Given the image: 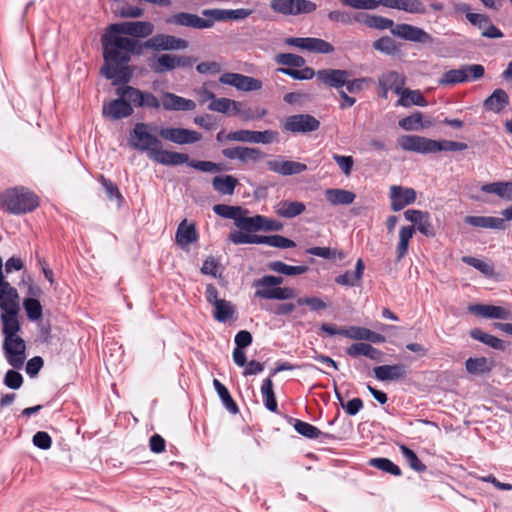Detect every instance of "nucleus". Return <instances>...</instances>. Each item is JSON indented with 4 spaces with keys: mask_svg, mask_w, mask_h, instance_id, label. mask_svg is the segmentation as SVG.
<instances>
[{
    "mask_svg": "<svg viewBox=\"0 0 512 512\" xmlns=\"http://www.w3.org/2000/svg\"><path fill=\"white\" fill-rule=\"evenodd\" d=\"M391 33L399 38L414 42H426L429 39V34L423 29L406 23L397 24L391 30Z\"/></svg>",
    "mask_w": 512,
    "mask_h": 512,
    "instance_id": "obj_26",
    "label": "nucleus"
},
{
    "mask_svg": "<svg viewBox=\"0 0 512 512\" xmlns=\"http://www.w3.org/2000/svg\"><path fill=\"white\" fill-rule=\"evenodd\" d=\"M248 232L256 231H280L283 229V224L277 220L267 218L262 215L250 217L244 222Z\"/></svg>",
    "mask_w": 512,
    "mask_h": 512,
    "instance_id": "obj_27",
    "label": "nucleus"
},
{
    "mask_svg": "<svg viewBox=\"0 0 512 512\" xmlns=\"http://www.w3.org/2000/svg\"><path fill=\"white\" fill-rule=\"evenodd\" d=\"M219 82L244 92L257 91L262 88V81L259 79L233 72L223 73L219 78Z\"/></svg>",
    "mask_w": 512,
    "mask_h": 512,
    "instance_id": "obj_15",
    "label": "nucleus"
},
{
    "mask_svg": "<svg viewBox=\"0 0 512 512\" xmlns=\"http://www.w3.org/2000/svg\"><path fill=\"white\" fill-rule=\"evenodd\" d=\"M287 422L292 425L297 433L302 435L303 437L307 439H317V438H323V439H329V440H335L336 436L330 433H325L319 430L316 426L293 418L291 416H286Z\"/></svg>",
    "mask_w": 512,
    "mask_h": 512,
    "instance_id": "obj_21",
    "label": "nucleus"
},
{
    "mask_svg": "<svg viewBox=\"0 0 512 512\" xmlns=\"http://www.w3.org/2000/svg\"><path fill=\"white\" fill-rule=\"evenodd\" d=\"M276 63L290 67H303L305 65V59L297 54L293 53H279L275 56Z\"/></svg>",
    "mask_w": 512,
    "mask_h": 512,
    "instance_id": "obj_64",
    "label": "nucleus"
},
{
    "mask_svg": "<svg viewBox=\"0 0 512 512\" xmlns=\"http://www.w3.org/2000/svg\"><path fill=\"white\" fill-rule=\"evenodd\" d=\"M176 243L181 248H186L190 244L198 240V233L194 223H188L187 219H184L178 225L176 235Z\"/></svg>",
    "mask_w": 512,
    "mask_h": 512,
    "instance_id": "obj_29",
    "label": "nucleus"
},
{
    "mask_svg": "<svg viewBox=\"0 0 512 512\" xmlns=\"http://www.w3.org/2000/svg\"><path fill=\"white\" fill-rule=\"evenodd\" d=\"M20 310L19 294L10 283H4L0 287V320L1 324L19 322L18 313Z\"/></svg>",
    "mask_w": 512,
    "mask_h": 512,
    "instance_id": "obj_5",
    "label": "nucleus"
},
{
    "mask_svg": "<svg viewBox=\"0 0 512 512\" xmlns=\"http://www.w3.org/2000/svg\"><path fill=\"white\" fill-rule=\"evenodd\" d=\"M348 356L356 358L359 356H366L371 360L379 361L382 357V352L372 345L364 342L354 343L346 349Z\"/></svg>",
    "mask_w": 512,
    "mask_h": 512,
    "instance_id": "obj_37",
    "label": "nucleus"
},
{
    "mask_svg": "<svg viewBox=\"0 0 512 512\" xmlns=\"http://www.w3.org/2000/svg\"><path fill=\"white\" fill-rule=\"evenodd\" d=\"M509 104V96L503 89H495L483 102L486 111L500 113Z\"/></svg>",
    "mask_w": 512,
    "mask_h": 512,
    "instance_id": "obj_33",
    "label": "nucleus"
},
{
    "mask_svg": "<svg viewBox=\"0 0 512 512\" xmlns=\"http://www.w3.org/2000/svg\"><path fill=\"white\" fill-rule=\"evenodd\" d=\"M113 6L114 12L122 18H138L144 14L142 8L124 3L122 0H115Z\"/></svg>",
    "mask_w": 512,
    "mask_h": 512,
    "instance_id": "obj_57",
    "label": "nucleus"
},
{
    "mask_svg": "<svg viewBox=\"0 0 512 512\" xmlns=\"http://www.w3.org/2000/svg\"><path fill=\"white\" fill-rule=\"evenodd\" d=\"M213 386L221 399L223 406L232 414H237L239 412L238 405L233 400L226 386L221 383L218 379L213 380Z\"/></svg>",
    "mask_w": 512,
    "mask_h": 512,
    "instance_id": "obj_48",
    "label": "nucleus"
},
{
    "mask_svg": "<svg viewBox=\"0 0 512 512\" xmlns=\"http://www.w3.org/2000/svg\"><path fill=\"white\" fill-rule=\"evenodd\" d=\"M365 265L361 258L356 261L355 271H346L335 278V282L342 286L353 287L362 279Z\"/></svg>",
    "mask_w": 512,
    "mask_h": 512,
    "instance_id": "obj_38",
    "label": "nucleus"
},
{
    "mask_svg": "<svg viewBox=\"0 0 512 512\" xmlns=\"http://www.w3.org/2000/svg\"><path fill=\"white\" fill-rule=\"evenodd\" d=\"M253 13L252 9L238 8V9H204L201 11L202 16H210L215 22L234 20L240 21L248 18Z\"/></svg>",
    "mask_w": 512,
    "mask_h": 512,
    "instance_id": "obj_19",
    "label": "nucleus"
},
{
    "mask_svg": "<svg viewBox=\"0 0 512 512\" xmlns=\"http://www.w3.org/2000/svg\"><path fill=\"white\" fill-rule=\"evenodd\" d=\"M329 21L333 23H340L342 25H351L354 22H359L361 17L360 13L353 14L346 10H333L327 15Z\"/></svg>",
    "mask_w": 512,
    "mask_h": 512,
    "instance_id": "obj_56",
    "label": "nucleus"
},
{
    "mask_svg": "<svg viewBox=\"0 0 512 512\" xmlns=\"http://www.w3.org/2000/svg\"><path fill=\"white\" fill-rule=\"evenodd\" d=\"M307 254L314 255L317 257H321L328 260L339 259L343 260L345 258V253L336 249H331L329 247H311L306 250Z\"/></svg>",
    "mask_w": 512,
    "mask_h": 512,
    "instance_id": "obj_59",
    "label": "nucleus"
},
{
    "mask_svg": "<svg viewBox=\"0 0 512 512\" xmlns=\"http://www.w3.org/2000/svg\"><path fill=\"white\" fill-rule=\"evenodd\" d=\"M153 161L166 166H176L189 162V156L185 153L163 150L159 147L151 158Z\"/></svg>",
    "mask_w": 512,
    "mask_h": 512,
    "instance_id": "obj_30",
    "label": "nucleus"
},
{
    "mask_svg": "<svg viewBox=\"0 0 512 512\" xmlns=\"http://www.w3.org/2000/svg\"><path fill=\"white\" fill-rule=\"evenodd\" d=\"M398 145L405 151L420 154L437 153L441 151H463L468 148L464 142L452 140H433L419 135H402L397 140Z\"/></svg>",
    "mask_w": 512,
    "mask_h": 512,
    "instance_id": "obj_2",
    "label": "nucleus"
},
{
    "mask_svg": "<svg viewBox=\"0 0 512 512\" xmlns=\"http://www.w3.org/2000/svg\"><path fill=\"white\" fill-rule=\"evenodd\" d=\"M161 106L166 111H192L196 108V103L174 93L164 92L161 97Z\"/></svg>",
    "mask_w": 512,
    "mask_h": 512,
    "instance_id": "obj_23",
    "label": "nucleus"
},
{
    "mask_svg": "<svg viewBox=\"0 0 512 512\" xmlns=\"http://www.w3.org/2000/svg\"><path fill=\"white\" fill-rule=\"evenodd\" d=\"M238 181L231 175L215 176L212 180L213 188L222 195H232Z\"/></svg>",
    "mask_w": 512,
    "mask_h": 512,
    "instance_id": "obj_50",
    "label": "nucleus"
},
{
    "mask_svg": "<svg viewBox=\"0 0 512 512\" xmlns=\"http://www.w3.org/2000/svg\"><path fill=\"white\" fill-rule=\"evenodd\" d=\"M320 121L310 114H296L285 119L283 128L292 133H309L318 130Z\"/></svg>",
    "mask_w": 512,
    "mask_h": 512,
    "instance_id": "obj_14",
    "label": "nucleus"
},
{
    "mask_svg": "<svg viewBox=\"0 0 512 512\" xmlns=\"http://www.w3.org/2000/svg\"><path fill=\"white\" fill-rule=\"evenodd\" d=\"M481 191L485 193L496 194L500 198L512 200V181H499L486 183L481 186Z\"/></svg>",
    "mask_w": 512,
    "mask_h": 512,
    "instance_id": "obj_40",
    "label": "nucleus"
},
{
    "mask_svg": "<svg viewBox=\"0 0 512 512\" xmlns=\"http://www.w3.org/2000/svg\"><path fill=\"white\" fill-rule=\"evenodd\" d=\"M194 59L189 56H178L173 54H161L156 59L149 60L150 69L158 74L172 71L177 67H190Z\"/></svg>",
    "mask_w": 512,
    "mask_h": 512,
    "instance_id": "obj_9",
    "label": "nucleus"
},
{
    "mask_svg": "<svg viewBox=\"0 0 512 512\" xmlns=\"http://www.w3.org/2000/svg\"><path fill=\"white\" fill-rule=\"evenodd\" d=\"M0 200L2 208L14 215L30 213L39 206V197L23 186L6 189Z\"/></svg>",
    "mask_w": 512,
    "mask_h": 512,
    "instance_id": "obj_4",
    "label": "nucleus"
},
{
    "mask_svg": "<svg viewBox=\"0 0 512 512\" xmlns=\"http://www.w3.org/2000/svg\"><path fill=\"white\" fill-rule=\"evenodd\" d=\"M285 44L318 54H331L335 50L330 42L315 37H289L285 39Z\"/></svg>",
    "mask_w": 512,
    "mask_h": 512,
    "instance_id": "obj_10",
    "label": "nucleus"
},
{
    "mask_svg": "<svg viewBox=\"0 0 512 512\" xmlns=\"http://www.w3.org/2000/svg\"><path fill=\"white\" fill-rule=\"evenodd\" d=\"M267 113L268 111L265 108L256 107L253 109L251 107H246L242 102H240V105L236 107L235 111H232V115H239L245 122L260 120L266 116Z\"/></svg>",
    "mask_w": 512,
    "mask_h": 512,
    "instance_id": "obj_47",
    "label": "nucleus"
},
{
    "mask_svg": "<svg viewBox=\"0 0 512 512\" xmlns=\"http://www.w3.org/2000/svg\"><path fill=\"white\" fill-rule=\"evenodd\" d=\"M20 330V322L2 325L3 354L8 364L14 369H21L26 360V344L24 339L18 335Z\"/></svg>",
    "mask_w": 512,
    "mask_h": 512,
    "instance_id": "obj_3",
    "label": "nucleus"
},
{
    "mask_svg": "<svg viewBox=\"0 0 512 512\" xmlns=\"http://www.w3.org/2000/svg\"><path fill=\"white\" fill-rule=\"evenodd\" d=\"M277 72L288 75L296 80H310L316 75V72L311 67H304L300 70L292 69L289 67H281L277 69Z\"/></svg>",
    "mask_w": 512,
    "mask_h": 512,
    "instance_id": "obj_63",
    "label": "nucleus"
},
{
    "mask_svg": "<svg viewBox=\"0 0 512 512\" xmlns=\"http://www.w3.org/2000/svg\"><path fill=\"white\" fill-rule=\"evenodd\" d=\"M23 308L26 312L27 318L31 321H37L42 317L43 308L38 299L25 298L23 300Z\"/></svg>",
    "mask_w": 512,
    "mask_h": 512,
    "instance_id": "obj_60",
    "label": "nucleus"
},
{
    "mask_svg": "<svg viewBox=\"0 0 512 512\" xmlns=\"http://www.w3.org/2000/svg\"><path fill=\"white\" fill-rule=\"evenodd\" d=\"M214 307L213 317L216 321L225 323L232 319L235 314V308L230 301L225 299L217 302Z\"/></svg>",
    "mask_w": 512,
    "mask_h": 512,
    "instance_id": "obj_54",
    "label": "nucleus"
},
{
    "mask_svg": "<svg viewBox=\"0 0 512 512\" xmlns=\"http://www.w3.org/2000/svg\"><path fill=\"white\" fill-rule=\"evenodd\" d=\"M270 8L278 14L296 16L314 12L317 5L311 0H272Z\"/></svg>",
    "mask_w": 512,
    "mask_h": 512,
    "instance_id": "obj_8",
    "label": "nucleus"
},
{
    "mask_svg": "<svg viewBox=\"0 0 512 512\" xmlns=\"http://www.w3.org/2000/svg\"><path fill=\"white\" fill-rule=\"evenodd\" d=\"M373 372L379 381H397L407 376V369L403 364L376 366Z\"/></svg>",
    "mask_w": 512,
    "mask_h": 512,
    "instance_id": "obj_25",
    "label": "nucleus"
},
{
    "mask_svg": "<svg viewBox=\"0 0 512 512\" xmlns=\"http://www.w3.org/2000/svg\"><path fill=\"white\" fill-rule=\"evenodd\" d=\"M240 105L239 101L232 100L229 98H217L215 96L214 100L209 103L208 109L210 111H215L223 114L232 115V111H235L236 107Z\"/></svg>",
    "mask_w": 512,
    "mask_h": 512,
    "instance_id": "obj_55",
    "label": "nucleus"
},
{
    "mask_svg": "<svg viewBox=\"0 0 512 512\" xmlns=\"http://www.w3.org/2000/svg\"><path fill=\"white\" fill-rule=\"evenodd\" d=\"M316 76L324 85L340 89L346 83V78L349 77V72L341 69H322L316 72Z\"/></svg>",
    "mask_w": 512,
    "mask_h": 512,
    "instance_id": "obj_24",
    "label": "nucleus"
},
{
    "mask_svg": "<svg viewBox=\"0 0 512 512\" xmlns=\"http://www.w3.org/2000/svg\"><path fill=\"white\" fill-rule=\"evenodd\" d=\"M465 367L468 373L472 375H481L489 373L492 370L493 361L486 357H470L466 360Z\"/></svg>",
    "mask_w": 512,
    "mask_h": 512,
    "instance_id": "obj_43",
    "label": "nucleus"
},
{
    "mask_svg": "<svg viewBox=\"0 0 512 512\" xmlns=\"http://www.w3.org/2000/svg\"><path fill=\"white\" fill-rule=\"evenodd\" d=\"M121 94L127 96L136 108L159 109L161 107V100L149 91H142L138 88L125 85Z\"/></svg>",
    "mask_w": 512,
    "mask_h": 512,
    "instance_id": "obj_16",
    "label": "nucleus"
},
{
    "mask_svg": "<svg viewBox=\"0 0 512 512\" xmlns=\"http://www.w3.org/2000/svg\"><path fill=\"white\" fill-rule=\"evenodd\" d=\"M150 125L146 123H136L131 132L130 142L131 146L139 151L147 152L148 157L151 159L152 155L159 147H162V142L153 134L150 133Z\"/></svg>",
    "mask_w": 512,
    "mask_h": 512,
    "instance_id": "obj_6",
    "label": "nucleus"
},
{
    "mask_svg": "<svg viewBox=\"0 0 512 512\" xmlns=\"http://www.w3.org/2000/svg\"><path fill=\"white\" fill-rule=\"evenodd\" d=\"M274 210L278 216L291 219L301 215L306 210V206L299 201L283 200L274 206Z\"/></svg>",
    "mask_w": 512,
    "mask_h": 512,
    "instance_id": "obj_35",
    "label": "nucleus"
},
{
    "mask_svg": "<svg viewBox=\"0 0 512 512\" xmlns=\"http://www.w3.org/2000/svg\"><path fill=\"white\" fill-rule=\"evenodd\" d=\"M222 155L230 160H239L242 163L248 161L258 162L265 157V153L259 148L236 146L231 148H225L222 150Z\"/></svg>",
    "mask_w": 512,
    "mask_h": 512,
    "instance_id": "obj_18",
    "label": "nucleus"
},
{
    "mask_svg": "<svg viewBox=\"0 0 512 512\" xmlns=\"http://www.w3.org/2000/svg\"><path fill=\"white\" fill-rule=\"evenodd\" d=\"M464 222L468 225L486 228V229H505V221L503 218L493 216H466Z\"/></svg>",
    "mask_w": 512,
    "mask_h": 512,
    "instance_id": "obj_34",
    "label": "nucleus"
},
{
    "mask_svg": "<svg viewBox=\"0 0 512 512\" xmlns=\"http://www.w3.org/2000/svg\"><path fill=\"white\" fill-rule=\"evenodd\" d=\"M257 244H265L271 247L287 249L296 246V243L282 235H257Z\"/></svg>",
    "mask_w": 512,
    "mask_h": 512,
    "instance_id": "obj_49",
    "label": "nucleus"
},
{
    "mask_svg": "<svg viewBox=\"0 0 512 512\" xmlns=\"http://www.w3.org/2000/svg\"><path fill=\"white\" fill-rule=\"evenodd\" d=\"M124 90V86L116 89V94L119 96L117 99H113L108 103H104L102 108V114L105 118L116 121L130 117L133 112V103L128 99L127 96H123L121 91Z\"/></svg>",
    "mask_w": 512,
    "mask_h": 512,
    "instance_id": "obj_7",
    "label": "nucleus"
},
{
    "mask_svg": "<svg viewBox=\"0 0 512 512\" xmlns=\"http://www.w3.org/2000/svg\"><path fill=\"white\" fill-rule=\"evenodd\" d=\"M381 6L411 14H425L426 7L420 0H380Z\"/></svg>",
    "mask_w": 512,
    "mask_h": 512,
    "instance_id": "obj_28",
    "label": "nucleus"
},
{
    "mask_svg": "<svg viewBox=\"0 0 512 512\" xmlns=\"http://www.w3.org/2000/svg\"><path fill=\"white\" fill-rule=\"evenodd\" d=\"M398 95L400 96L397 101L398 106L409 107L416 105L424 107L427 105L426 99L419 90H410L403 87Z\"/></svg>",
    "mask_w": 512,
    "mask_h": 512,
    "instance_id": "obj_41",
    "label": "nucleus"
},
{
    "mask_svg": "<svg viewBox=\"0 0 512 512\" xmlns=\"http://www.w3.org/2000/svg\"><path fill=\"white\" fill-rule=\"evenodd\" d=\"M154 31L149 21H127L108 26L102 36L104 64L101 74L114 86L128 83L134 69L129 65L133 55H141L144 44L135 38H145Z\"/></svg>",
    "mask_w": 512,
    "mask_h": 512,
    "instance_id": "obj_1",
    "label": "nucleus"
},
{
    "mask_svg": "<svg viewBox=\"0 0 512 512\" xmlns=\"http://www.w3.org/2000/svg\"><path fill=\"white\" fill-rule=\"evenodd\" d=\"M415 233L414 226H403L399 230V242L396 247L397 261L402 260L408 253L409 242Z\"/></svg>",
    "mask_w": 512,
    "mask_h": 512,
    "instance_id": "obj_45",
    "label": "nucleus"
},
{
    "mask_svg": "<svg viewBox=\"0 0 512 512\" xmlns=\"http://www.w3.org/2000/svg\"><path fill=\"white\" fill-rule=\"evenodd\" d=\"M405 77L397 71L383 72L378 77V85L386 90H393L397 95L405 86Z\"/></svg>",
    "mask_w": 512,
    "mask_h": 512,
    "instance_id": "obj_32",
    "label": "nucleus"
},
{
    "mask_svg": "<svg viewBox=\"0 0 512 512\" xmlns=\"http://www.w3.org/2000/svg\"><path fill=\"white\" fill-rule=\"evenodd\" d=\"M465 82H468V78L464 74L462 66L459 69H451L444 72L438 79L439 86H453Z\"/></svg>",
    "mask_w": 512,
    "mask_h": 512,
    "instance_id": "obj_52",
    "label": "nucleus"
},
{
    "mask_svg": "<svg viewBox=\"0 0 512 512\" xmlns=\"http://www.w3.org/2000/svg\"><path fill=\"white\" fill-rule=\"evenodd\" d=\"M202 18L196 14L188 12H179L170 15L165 22L169 25L188 27L194 29H209L213 27V20L210 16Z\"/></svg>",
    "mask_w": 512,
    "mask_h": 512,
    "instance_id": "obj_12",
    "label": "nucleus"
},
{
    "mask_svg": "<svg viewBox=\"0 0 512 512\" xmlns=\"http://www.w3.org/2000/svg\"><path fill=\"white\" fill-rule=\"evenodd\" d=\"M278 132L273 130L251 131L237 130L227 133V141H237L244 143L270 144L278 140Z\"/></svg>",
    "mask_w": 512,
    "mask_h": 512,
    "instance_id": "obj_11",
    "label": "nucleus"
},
{
    "mask_svg": "<svg viewBox=\"0 0 512 512\" xmlns=\"http://www.w3.org/2000/svg\"><path fill=\"white\" fill-rule=\"evenodd\" d=\"M268 268L276 273L284 274L287 276L301 275L308 271L305 265L292 266L282 261H273L268 264Z\"/></svg>",
    "mask_w": 512,
    "mask_h": 512,
    "instance_id": "obj_51",
    "label": "nucleus"
},
{
    "mask_svg": "<svg viewBox=\"0 0 512 512\" xmlns=\"http://www.w3.org/2000/svg\"><path fill=\"white\" fill-rule=\"evenodd\" d=\"M159 136L164 140L183 145L191 144L201 140L202 136L200 133L194 130L186 128H160Z\"/></svg>",
    "mask_w": 512,
    "mask_h": 512,
    "instance_id": "obj_17",
    "label": "nucleus"
},
{
    "mask_svg": "<svg viewBox=\"0 0 512 512\" xmlns=\"http://www.w3.org/2000/svg\"><path fill=\"white\" fill-rule=\"evenodd\" d=\"M373 48L381 53L391 56H394L399 52L397 43L389 36H383L374 41Z\"/></svg>",
    "mask_w": 512,
    "mask_h": 512,
    "instance_id": "obj_58",
    "label": "nucleus"
},
{
    "mask_svg": "<svg viewBox=\"0 0 512 512\" xmlns=\"http://www.w3.org/2000/svg\"><path fill=\"white\" fill-rule=\"evenodd\" d=\"M400 450L402 456L405 458L411 469L419 473L426 471V465L422 463V461L418 458L417 454L413 450L405 445H401Z\"/></svg>",
    "mask_w": 512,
    "mask_h": 512,
    "instance_id": "obj_61",
    "label": "nucleus"
},
{
    "mask_svg": "<svg viewBox=\"0 0 512 512\" xmlns=\"http://www.w3.org/2000/svg\"><path fill=\"white\" fill-rule=\"evenodd\" d=\"M284 279L281 276L274 275H265L259 279L253 281L252 286L255 290V297L260 299H267V297L262 296V293H267L276 288V286L281 285Z\"/></svg>",
    "mask_w": 512,
    "mask_h": 512,
    "instance_id": "obj_36",
    "label": "nucleus"
},
{
    "mask_svg": "<svg viewBox=\"0 0 512 512\" xmlns=\"http://www.w3.org/2000/svg\"><path fill=\"white\" fill-rule=\"evenodd\" d=\"M267 168L282 176H291L300 174L307 170V165L301 162L292 160H283L281 158L268 160L266 162Z\"/></svg>",
    "mask_w": 512,
    "mask_h": 512,
    "instance_id": "obj_20",
    "label": "nucleus"
},
{
    "mask_svg": "<svg viewBox=\"0 0 512 512\" xmlns=\"http://www.w3.org/2000/svg\"><path fill=\"white\" fill-rule=\"evenodd\" d=\"M390 191L391 209L393 211H400L416 200V191L413 188L394 185Z\"/></svg>",
    "mask_w": 512,
    "mask_h": 512,
    "instance_id": "obj_22",
    "label": "nucleus"
},
{
    "mask_svg": "<svg viewBox=\"0 0 512 512\" xmlns=\"http://www.w3.org/2000/svg\"><path fill=\"white\" fill-rule=\"evenodd\" d=\"M261 394L265 407L271 412H277L278 404L273 390V382L271 378L263 380L261 385Z\"/></svg>",
    "mask_w": 512,
    "mask_h": 512,
    "instance_id": "obj_53",
    "label": "nucleus"
},
{
    "mask_svg": "<svg viewBox=\"0 0 512 512\" xmlns=\"http://www.w3.org/2000/svg\"><path fill=\"white\" fill-rule=\"evenodd\" d=\"M369 464L374 468H377L394 476L402 475V471L399 468V466L394 464L388 458H373L370 460Z\"/></svg>",
    "mask_w": 512,
    "mask_h": 512,
    "instance_id": "obj_62",
    "label": "nucleus"
},
{
    "mask_svg": "<svg viewBox=\"0 0 512 512\" xmlns=\"http://www.w3.org/2000/svg\"><path fill=\"white\" fill-rule=\"evenodd\" d=\"M361 19L359 23L364 24L368 28L377 29V30H392L394 28V21L392 19L380 16V15H371L366 13H360Z\"/></svg>",
    "mask_w": 512,
    "mask_h": 512,
    "instance_id": "obj_42",
    "label": "nucleus"
},
{
    "mask_svg": "<svg viewBox=\"0 0 512 512\" xmlns=\"http://www.w3.org/2000/svg\"><path fill=\"white\" fill-rule=\"evenodd\" d=\"M213 211L226 219H232L235 222V225L241 230H246V225L244 222L248 220L250 217H244L241 215L242 208L238 206H229L226 204H217L213 207Z\"/></svg>",
    "mask_w": 512,
    "mask_h": 512,
    "instance_id": "obj_31",
    "label": "nucleus"
},
{
    "mask_svg": "<svg viewBox=\"0 0 512 512\" xmlns=\"http://www.w3.org/2000/svg\"><path fill=\"white\" fill-rule=\"evenodd\" d=\"M470 337L474 340L484 343L485 345L503 351L505 349V343L503 340L488 334L481 329L475 328L470 331Z\"/></svg>",
    "mask_w": 512,
    "mask_h": 512,
    "instance_id": "obj_46",
    "label": "nucleus"
},
{
    "mask_svg": "<svg viewBox=\"0 0 512 512\" xmlns=\"http://www.w3.org/2000/svg\"><path fill=\"white\" fill-rule=\"evenodd\" d=\"M325 195L332 205H349L356 198L355 193L344 189H327Z\"/></svg>",
    "mask_w": 512,
    "mask_h": 512,
    "instance_id": "obj_44",
    "label": "nucleus"
},
{
    "mask_svg": "<svg viewBox=\"0 0 512 512\" xmlns=\"http://www.w3.org/2000/svg\"><path fill=\"white\" fill-rule=\"evenodd\" d=\"M188 45L187 40L168 34H157L144 42L146 49L156 51L184 50Z\"/></svg>",
    "mask_w": 512,
    "mask_h": 512,
    "instance_id": "obj_13",
    "label": "nucleus"
},
{
    "mask_svg": "<svg viewBox=\"0 0 512 512\" xmlns=\"http://www.w3.org/2000/svg\"><path fill=\"white\" fill-rule=\"evenodd\" d=\"M469 311L489 319H506L508 314L503 307L485 304L471 305Z\"/></svg>",
    "mask_w": 512,
    "mask_h": 512,
    "instance_id": "obj_39",
    "label": "nucleus"
}]
</instances>
